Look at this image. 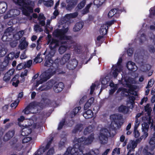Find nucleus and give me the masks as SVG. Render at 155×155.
<instances>
[{
    "label": "nucleus",
    "instance_id": "nucleus-62",
    "mask_svg": "<svg viewBox=\"0 0 155 155\" xmlns=\"http://www.w3.org/2000/svg\"><path fill=\"white\" fill-rule=\"evenodd\" d=\"M27 56L25 52L22 53L20 56V58L21 59H24L26 58Z\"/></svg>",
    "mask_w": 155,
    "mask_h": 155
},
{
    "label": "nucleus",
    "instance_id": "nucleus-12",
    "mask_svg": "<svg viewBox=\"0 0 155 155\" xmlns=\"http://www.w3.org/2000/svg\"><path fill=\"white\" fill-rule=\"evenodd\" d=\"M122 61V59L121 58H119L117 65L115 66H114L113 67L112 71L111 73V74L114 78L116 77L119 72H120L122 70V67L120 64Z\"/></svg>",
    "mask_w": 155,
    "mask_h": 155
},
{
    "label": "nucleus",
    "instance_id": "nucleus-56",
    "mask_svg": "<svg viewBox=\"0 0 155 155\" xmlns=\"http://www.w3.org/2000/svg\"><path fill=\"white\" fill-rule=\"evenodd\" d=\"M15 71V69H12L10 70L6 74H8L11 77V76L13 75Z\"/></svg>",
    "mask_w": 155,
    "mask_h": 155
},
{
    "label": "nucleus",
    "instance_id": "nucleus-1",
    "mask_svg": "<svg viewBox=\"0 0 155 155\" xmlns=\"http://www.w3.org/2000/svg\"><path fill=\"white\" fill-rule=\"evenodd\" d=\"M56 51V50L48 48L44 53V55H45V65L49 67L50 68L41 74L39 77V74H38L34 76L32 81H34V85L35 87H38L40 84L46 81L55 73V69L53 66L55 64L54 63L52 58L54 56Z\"/></svg>",
    "mask_w": 155,
    "mask_h": 155
},
{
    "label": "nucleus",
    "instance_id": "nucleus-64",
    "mask_svg": "<svg viewBox=\"0 0 155 155\" xmlns=\"http://www.w3.org/2000/svg\"><path fill=\"white\" fill-rule=\"evenodd\" d=\"M43 150L42 149L39 150L36 152H35L34 155H41V152H43Z\"/></svg>",
    "mask_w": 155,
    "mask_h": 155
},
{
    "label": "nucleus",
    "instance_id": "nucleus-43",
    "mask_svg": "<svg viewBox=\"0 0 155 155\" xmlns=\"http://www.w3.org/2000/svg\"><path fill=\"white\" fill-rule=\"evenodd\" d=\"M149 104H147L145 107V110L147 112L148 115H149L151 111V108L150 107Z\"/></svg>",
    "mask_w": 155,
    "mask_h": 155
},
{
    "label": "nucleus",
    "instance_id": "nucleus-8",
    "mask_svg": "<svg viewBox=\"0 0 155 155\" xmlns=\"http://www.w3.org/2000/svg\"><path fill=\"white\" fill-rule=\"evenodd\" d=\"M24 127L21 128L22 129L21 134L23 136H27L30 134L32 130L38 128L39 127L38 124L37 123L36 120L32 119H26Z\"/></svg>",
    "mask_w": 155,
    "mask_h": 155
},
{
    "label": "nucleus",
    "instance_id": "nucleus-42",
    "mask_svg": "<svg viewBox=\"0 0 155 155\" xmlns=\"http://www.w3.org/2000/svg\"><path fill=\"white\" fill-rule=\"evenodd\" d=\"M53 1L52 0H49L47 1H44V4L47 7L51 6L53 4Z\"/></svg>",
    "mask_w": 155,
    "mask_h": 155
},
{
    "label": "nucleus",
    "instance_id": "nucleus-32",
    "mask_svg": "<svg viewBox=\"0 0 155 155\" xmlns=\"http://www.w3.org/2000/svg\"><path fill=\"white\" fill-rule=\"evenodd\" d=\"M108 81L107 77H105L102 81L101 84L102 85L101 91L102 89L105 88L107 87V86L106 85L107 84Z\"/></svg>",
    "mask_w": 155,
    "mask_h": 155
},
{
    "label": "nucleus",
    "instance_id": "nucleus-29",
    "mask_svg": "<svg viewBox=\"0 0 155 155\" xmlns=\"http://www.w3.org/2000/svg\"><path fill=\"white\" fill-rule=\"evenodd\" d=\"M83 25L81 22L77 23L73 28V30L74 31H78L80 30L83 27Z\"/></svg>",
    "mask_w": 155,
    "mask_h": 155
},
{
    "label": "nucleus",
    "instance_id": "nucleus-36",
    "mask_svg": "<svg viewBox=\"0 0 155 155\" xmlns=\"http://www.w3.org/2000/svg\"><path fill=\"white\" fill-rule=\"evenodd\" d=\"M106 0H94V3L97 6H100L102 5Z\"/></svg>",
    "mask_w": 155,
    "mask_h": 155
},
{
    "label": "nucleus",
    "instance_id": "nucleus-24",
    "mask_svg": "<svg viewBox=\"0 0 155 155\" xmlns=\"http://www.w3.org/2000/svg\"><path fill=\"white\" fill-rule=\"evenodd\" d=\"M24 33V31H22L18 32L13 36H13V38L12 39L16 41L18 40L22 36Z\"/></svg>",
    "mask_w": 155,
    "mask_h": 155
},
{
    "label": "nucleus",
    "instance_id": "nucleus-57",
    "mask_svg": "<svg viewBox=\"0 0 155 155\" xmlns=\"http://www.w3.org/2000/svg\"><path fill=\"white\" fill-rule=\"evenodd\" d=\"M25 66L23 63H20L18 64L17 67V69L18 70H20Z\"/></svg>",
    "mask_w": 155,
    "mask_h": 155
},
{
    "label": "nucleus",
    "instance_id": "nucleus-9",
    "mask_svg": "<svg viewBox=\"0 0 155 155\" xmlns=\"http://www.w3.org/2000/svg\"><path fill=\"white\" fill-rule=\"evenodd\" d=\"M70 57V54H65L60 60V63L61 64H66V67L69 69L73 70L77 67L78 62L75 59H73L68 62Z\"/></svg>",
    "mask_w": 155,
    "mask_h": 155
},
{
    "label": "nucleus",
    "instance_id": "nucleus-54",
    "mask_svg": "<svg viewBox=\"0 0 155 155\" xmlns=\"http://www.w3.org/2000/svg\"><path fill=\"white\" fill-rule=\"evenodd\" d=\"M32 64V61L29 60L26 63L24 64L25 67L29 68Z\"/></svg>",
    "mask_w": 155,
    "mask_h": 155
},
{
    "label": "nucleus",
    "instance_id": "nucleus-4",
    "mask_svg": "<svg viewBox=\"0 0 155 155\" xmlns=\"http://www.w3.org/2000/svg\"><path fill=\"white\" fill-rule=\"evenodd\" d=\"M121 118V115L118 114H113L110 116L111 123L110 127H108L109 129L106 128H103L100 130L99 138L102 143H106L107 140V136L108 134H110L109 130L111 129H113L115 126L117 125Z\"/></svg>",
    "mask_w": 155,
    "mask_h": 155
},
{
    "label": "nucleus",
    "instance_id": "nucleus-7",
    "mask_svg": "<svg viewBox=\"0 0 155 155\" xmlns=\"http://www.w3.org/2000/svg\"><path fill=\"white\" fill-rule=\"evenodd\" d=\"M54 84L53 89L56 93H58L62 91L64 87L63 83H55L54 81H50L46 83L45 84L41 86L38 88L37 89V91H39L48 90L51 88Z\"/></svg>",
    "mask_w": 155,
    "mask_h": 155
},
{
    "label": "nucleus",
    "instance_id": "nucleus-13",
    "mask_svg": "<svg viewBox=\"0 0 155 155\" xmlns=\"http://www.w3.org/2000/svg\"><path fill=\"white\" fill-rule=\"evenodd\" d=\"M13 29L12 27H10L7 29L2 37V39L4 41H11L12 32Z\"/></svg>",
    "mask_w": 155,
    "mask_h": 155
},
{
    "label": "nucleus",
    "instance_id": "nucleus-49",
    "mask_svg": "<svg viewBox=\"0 0 155 155\" xmlns=\"http://www.w3.org/2000/svg\"><path fill=\"white\" fill-rule=\"evenodd\" d=\"M149 11L150 12V16L151 17H152L155 14V7L151 8Z\"/></svg>",
    "mask_w": 155,
    "mask_h": 155
},
{
    "label": "nucleus",
    "instance_id": "nucleus-14",
    "mask_svg": "<svg viewBox=\"0 0 155 155\" xmlns=\"http://www.w3.org/2000/svg\"><path fill=\"white\" fill-rule=\"evenodd\" d=\"M113 23L114 21H111L101 26L100 30L101 34L102 35H104L106 34L108 27L112 24Z\"/></svg>",
    "mask_w": 155,
    "mask_h": 155
},
{
    "label": "nucleus",
    "instance_id": "nucleus-25",
    "mask_svg": "<svg viewBox=\"0 0 155 155\" xmlns=\"http://www.w3.org/2000/svg\"><path fill=\"white\" fill-rule=\"evenodd\" d=\"M93 113L92 110H88L83 114V116L86 119L91 118L93 117Z\"/></svg>",
    "mask_w": 155,
    "mask_h": 155
},
{
    "label": "nucleus",
    "instance_id": "nucleus-34",
    "mask_svg": "<svg viewBox=\"0 0 155 155\" xmlns=\"http://www.w3.org/2000/svg\"><path fill=\"white\" fill-rule=\"evenodd\" d=\"M118 110L119 112L124 113L127 111L128 108L126 106L121 105L118 107Z\"/></svg>",
    "mask_w": 155,
    "mask_h": 155
},
{
    "label": "nucleus",
    "instance_id": "nucleus-58",
    "mask_svg": "<svg viewBox=\"0 0 155 155\" xmlns=\"http://www.w3.org/2000/svg\"><path fill=\"white\" fill-rule=\"evenodd\" d=\"M65 122V120H62V121H61L60 122V123L58 126V129L59 130L61 129L63 125L64 124Z\"/></svg>",
    "mask_w": 155,
    "mask_h": 155
},
{
    "label": "nucleus",
    "instance_id": "nucleus-20",
    "mask_svg": "<svg viewBox=\"0 0 155 155\" xmlns=\"http://www.w3.org/2000/svg\"><path fill=\"white\" fill-rule=\"evenodd\" d=\"M7 8V5L4 2H0V14L4 13Z\"/></svg>",
    "mask_w": 155,
    "mask_h": 155
},
{
    "label": "nucleus",
    "instance_id": "nucleus-19",
    "mask_svg": "<svg viewBox=\"0 0 155 155\" xmlns=\"http://www.w3.org/2000/svg\"><path fill=\"white\" fill-rule=\"evenodd\" d=\"M127 66L129 70L133 71H136L137 69V67L135 63L131 61L128 62Z\"/></svg>",
    "mask_w": 155,
    "mask_h": 155
},
{
    "label": "nucleus",
    "instance_id": "nucleus-37",
    "mask_svg": "<svg viewBox=\"0 0 155 155\" xmlns=\"http://www.w3.org/2000/svg\"><path fill=\"white\" fill-rule=\"evenodd\" d=\"M117 12V10L116 9H111L108 13V17L109 18H111Z\"/></svg>",
    "mask_w": 155,
    "mask_h": 155
},
{
    "label": "nucleus",
    "instance_id": "nucleus-39",
    "mask_svg": "<svg viewBox=\"0 0 155 155\" xmlns=\"http://www.w3.org/2000/svg\"><path fill=\"white\" fill-rule=\"evenodd\" d=\"M7 49L0 46V57L4 56L7 52Z\"/></svg>",
    "mask_w": 155,
    "mask_h": 155
},
{
    "label": "nucleus",
    "instance_id": "nucleus-45",
    "mask_svg": "<svg viewBox=\"0 0 155 155\" xmlns=\"http://www.w3.org/2000/svg\"><path fill=\"white\" fill-rule=\"evenodd\" d=\"M85 3V1L84 0H83L78 5L77 8L79 9H81L84 6Z\"/></svg>",
    "mask_w": 155,
    "mask_h": 155
},
{
    "label": "nucleus",
    "instance_id": "nucleus-59",
    "mask_svg": "<svg viewBox=\"0 0 155 155\" xmlns=\"http://www.w3.org/2000/svg\"><path fill=\"white\" fill-rule=\"evenodd\" d=\"M147 149H148L147 147H146L144 149L143 151L144 154L145 155H153L151 153L147 152Z\"/></svg>",
    "mask_w": 155,
    "mask_h": 155
},
{
    "label": "nucleus",
    "instance_id": "nucleus-47",
    "mask_svg": "<svg viewBox=\"0 0 155 155\" xmlns=\"http://www.w3.org/2000/svg\"><path fill=\"white\" fill-rule=\"evenodd\" d=\"M19 102V101L17 100L15 101L14 102L12 103L10 105L11 107L15 109L18 106Z\"/></svg>",
    "mask_w": 155,
    "mask_h": 155
},
{
    "label": "nucleus",
    "instance_id": "nucleus-18",
    "mask_svg": "<svg viewBox=\"0 0 155 155\" xmlns=\"http://www.w3.org/2000/svg\"><path fill=\"white\" fill-rule=\"evenodd\" d=\"M137 144L136 142L133 140L130 141L128 144L127 149L129 150L128 152H130L133 151L134 148L136 147Z\"/></svg>",
    "mask_w": 155,
    "mask_h": 155
},
{
    "label": "nucleus",
    "instance_id": "nucleus-50",
    "mask_svg": "<svg viewBox=\"0 0 155 155\" xmlns=\"http://www.w3.org/2000/svg\"><path fill=\"white\" fill-rule=\"evenodd\" d=\"M42 61V59L40 57V55H38L35 58L34 61L36 63H38L41 62Z\"/></svg>",
    "mask_w": 155,
    "mask_h": 155
},
{
    "label": "nucleus",
    "instance_id": "nucleus-16",
    "mask_svg": "<svg viewBox=\"0 0 155 155\" xmlns=\"http://www.w3.org/2000/svg\"><path fill=\"white\" fill-rule=\"evenodd\" d=\"M68 5L66 7V9L70 11L72 10L77 3V0H66Z\"/></svg>",
    "mask_w": 155,
    "mask_h": 155
},
{
    "label": "nucleus",
    "instance_id": "nucleus-51",
    "mask_svg": "<svg viewBox=\"0 0 155 155\" xmlns=\"http://www.w3.org/2000/svg\"><path fill=\"white\" fill-rule=\"evenodd\" d=\"M129 102L130 103L132 106H133V104L134 103V101L135 100V98L133 95L130 96L129 97Z\"/></svg>",
    "mask_w": 155,
    "mask_h": 155
},
{
    "label": "nucleus",
    "instance_id": "nucleus-2",
    "mask_svg": "<svg viewBox=\"0 0 155 155\" xmlns=\"http://www.w3.org/2000/svg\"><path fill=\"white\" fill-rule=\"evenodd\" d=\"M68 31L67 28H63L61 29H56L53 33V36L59 38L61 40V46H60L58 51L60 54H63L67 48H72L71 46H68L67 44L68 41L71 39V37L67 36L66 33Z\"/></svg>",
    "mask_w": 155,
    "mask_h": 155
},
{
    "label": "nucleus",
    "instance_id": "nucleus-63",
    "mask_svg": "<svg viewBox=\"0 0 155 155\" xmlns=\"http://www.w3.org/2000/svg\"><path fill=\"white\" fill-rule=\"evenodd\" d=\"M153 84V80H150L148 82L147 87H151Z\"/></svg>",
    "mask_w": 155,
    "mask_h": 155
},
{
    "label": "nucleus",
    "instance_id": "nucleus-55",
    "mask_svg": "<svg viewBox=\"0 0 155 155\" xmlns=\"http://www.w3.org/2000/svg\"><path fill=\"white\" fill-rule=\"evenodd\" d=\"M11 40H12V42H10V43L11 46L12 47H15L17 43V41L12 40V39Z\"/></svg>",
    "mask_w": 155,
    "mask_h": 155
},
{
    "label": "nucleus",
    "instance_id": "nucleus-41",
    "mask_svg": "<svg viewBox=\"0 0 155 155\" xmlns=\"http://www.w3.org/2000/svg\"><path fill=\"white\" fill-rule=\"evenodd\" d=\"M120 148H115L113 150L112 155H119L120 154Z\"/></svg>",
    "mask_w": 155,
    "mask_h": 155
},
{
    "label": "nucleus",
    "instance_id": "nucleus-35",
    "mask_svg": "<svg viewBox=\"0 0 155 155\" xmlns=\"http://www.w3.org/2000/svg\"><path fill=\"white\" fill-rule=\"evenodd\" d=\"M25 119V117L23 116H21L18 119V124L20 127L21 128L24 127L25 124L23 125L21 124V123Z\"/></svg>",
    "mask_w": 155,
    "mask_h": 155
},
{
    "label": "nucleus",
    "instance_id": "nucleus-10",
    "mask_svg": "<svg viewBox=\"0 0 155 155\" xmlns=\"http://www.w3.org/2000/svg\"><path fill=\"white\" fill-rule=\"evenodd\" d=\"M37 104L36 102H32L24 110L23 112L25 114H30V113H36L37 110Z\"/></svg>",
    "mask_w": 155,
    "mask_h": 155
},
{
    "label": "nucleus",
    "instance_id": "nucleus-61",
    "mask_svg": "<svg viewBox=\"0 0 155 155\" xmlns=\"http://www.w3.org/2000/svg\"><path fill=\"white\" fill-rule=\"evenodd\" d=\"M117 89V85H116L115 87L114 88H112L110 90V94H113Z\"/></svg>",
    "mask_w": 155,
    "mask_h": 155
},
{
    "label": "nucleus",
    "instance_id": "nucleus-17",
    "mask_svg": "<svg viewBox=\"0 0 155 155\" xmlns=\"http://www.w3.org/2000/svg\"><path fill=\"white\" fill-rule=\"evenodd\" d=\"M60 40V41H58L56 39H52L51 41L48 44H49V48L56 50L55 48L61 44V40Z\"/></svg>",
    "mask_w": 155,
    "mask_h": 155
},
{
    "label": "nucleus",
    "instance_id": "nucleus-15",
    "mask_svg": "<svg viewBox=\"0 0 155 155\" xmlns=\"http://www.w3.org/2000/svg\"><path fill=\"white\" fill-rule=\"evenodd\" d=\"M20 13L19 11L17 9H13L10 10L4 16V19H7L11 18L13 16L18 15Z\"/></svg>",
    "mask_w": 155,
    "mask_h": 155
},
{
    "label": "nucleus",
    "instance_id": "nucleus-31",
    "mask_svg": "<svg viewBox=\"0 0 155 155\" xmlns=\"http://www.w3.org/2000/svg\"><path fill=\"white\" fill-rule=\"evenodd\" d=\"M94 100V98L91 97L88 101L84 105V110H86L91 106Z\"/></svg>",
    "mask_w": 155,
    "mask_h": 155
},
{
    "label": "nucleus",
    "instance_id": "nucleus-40",
    "mask_svg": "<svg viewBox=\"0 0 155 155\" xmlns=\"http://www.w3.org/2000/svg\"><path fill=\"white\" fill-rule=\"evenodd\" d=\"M28 71L27 70H25L24 71L22 72L21 74V77L22 78L21 80V82H24L25 81V78H24L25 76H27L28 74Z\"/></svg>",
    "mask_w": 155,
    "mask_h": 155
},
{
    "label": "nucleus",
    "instance_id": "nucleus-33",
    "mask_svg": "<svg viewBox=\"0 0 155 155\" xmlns=\"http://www.w3.org/2000/svg\"><path fill=\"white\" fill-rule=\"evenodd\" d=\"M151 68V66L149 64H146L141 67V71L145 72L148 71Z\"/></svg>",
    "mask_w": 155,
    "mask_h": 155
},
{
    "label": "nucleus",
    "instance_id": "nucleus-5",
    "mask_svg": "<svg viewBox=\"0 0 155 155\" xmlns=\"http://www.w3.org/2000/svg\"><path fill=\"white\" fill-rule=\"evenodd\" d=\"M135 83V80L132 78H124L122 76V78L121 81V83L123 85L129 88V89H126L122 88H119L117 93H118L120 91L121 92V94L124 95L128 96L129 95V94L136 95V93L133 91L134 88L133 87V85L131 84Z\"/></svg>",
    "mask_w": 155,
    "mask_h": 155
},
{
    "label": "nucleus",
    "instance_id": "nucleus-23",
    "mask_svg": "<svg viewBox=\"0 0 155 155\" xmlns=\"http://www.w3.org/2000/svg\"><path fill=\"white\" fill-rule=\"evenodd\" d=\"M21 41L19 46V48L21 50H23L25 49L28 45V42L25 41V38H22L21 40Z\"/></svg>",
    "mask_w": 155,
    "mask_h": 155
},
{
    "label": "nucleus",
    "instance_id": "nucleus-53",
    "mask_svg": "<svg viewBox=\"0 0 155 155\" xmlns=\"http://www.w3.org/2000/svg\"><path fill=\"white\" fill-rule=\"evenodd\" d=\"M11 78V77L9 76L8 74H5L3 78V80L6 82L8 81Z\"/></svg>",
    "mask_w": 155,
    "mask_h": 155
},
{
    "label": "nucleus",
    "instance_id": "nucleus-22",
    "mask_svg": "<svg viewBox=\"0 0 155 155\" xmlns=\"http://www.w3.org/2000/svg\"><path fill=\"white\" fill-rule=\"evenodd\" d=\"M78 13L77 12L67 14L65 15L64 19L66 21H68L71 19L76 17L78 15Z\"/></svg>",
    "mask_w": 155,
    "mask_h": 155
},
{
    "label": "nucleus",
    "instance_id": "nucleus-21",
    "mask_svg": "<svg viewBox=\"0 0 155 155\" xmlns=\"http://www.w3.org/2000/svg\"><path fill=\"white\" fill-rule=\"evenodd\" d=\"M14 134V131L13 130L8 132L4 137V140L7 141L13 137Z\"/></svg>",
    "mask_w": 155,
    "mask_h": 155
},
{
    "label": "nucleus",
    "instance_id": "nucleus-28",
    "mask_svg": "<svg viewBox=\"0 0 155 155\" xmlns=\"http://www.w3.org/2000/svg\"><path fill=\"white\" fill-rule=\"evenodd\" d=\"M51 20H47V24L45 26V31L47 34H48L50 31H51L52 29V28L50 26V24L51 22Z\"/></svg>",
    "mask_w": 155,
    "mask_h": 155
},
{
    "label": "nucleus",
    "instance_id": "nucleus-38",
    "mask_svg": "<svg viewBox=\"0 0 155 155\" xmlns=\"http://www.w3.org/2000/svg\"><path fill=\"white\" fill-rule=\"evenodd\" d=\"M93 130V128L91 126H89L86 128L84 131V134L85 135L92 132Z\"/></svg>",
    "mask_w": 155,
    "mask_h": 155
},
{
    "label": "nucleus",
    "instance_id": "nucleus-52",
    "mask_svg": "<svg viewBox=\"0 0 155 155\" xmlns=\"http://www.w3.org/2000/svg\"><path fill=\"white\" fill-rule=\"evenodd\" d=\"M31 139V137H25L23 140V143H26L30 141Z\"/></svg>",
    "mask_w": 155,
    "mask_h": 155
},
{
    "label": "nucleus",
    "instance_id": "nucleus-60",
    "mask_svg": "<svg viewBox=\"0 0 155 155\" xmlns=\"http://www.w3.org/2000/svg\"><path fill=\"white\" fill-rule=\"evenodd\" d=\"M136 129H134V134L135 137L136 138H137L139 136L140 134L138 131Z\"/></svg>",
    "mask_w": 155,
    "mask_h": 155
},
{
    "label": "nucleus",
    "instance_id": "nucleus-26",
    "mask_svg": "<svg viewBox=\"0 0 155 155\" xmlns=\"http://www.w3.org/2000/svg\"><path fill=\"white\" fill-rule=\"evenodd\" d=\"M19 78V76L17 75H15L12 80V85L15 87L17 86L19 83V80L18 79Z\"/></svg>",
    "mask_w": 155,
    "mask_h": 155
},
{
    "label": "nucleus",
    "instance_id": "nucleus-30",
    "mask_svg": "<svg viewBox=\"0 0 155 155\" xmlns=\"http://www.w3.org/2000/svg\"><path fill=\"white\" fill-rule=\"evenodd\" d=\"M45 18L42 14H40L39 15L38 19L39 21V23L42 26L45 25Z\"/></svg>",
    "mask_w": 155,
    "mask_h": 155
},
{
    "label": "nucleus",
    "instance_id": "nucleus-44",
    "mask_svg": "<svg viewBox=\"0 0 155 155\" xmlns=\"http://www.w3.org/2000/svg\"><path fill=\"white\" fill-rule=\"evenodd\" d=\"M92 5V3H90L87 5L86 7L82 12V13L83 14H85L88 12V9Z\"/></svg>",
    "mask_w": 155,
    "mask_h": 155
},
{
    "label": "nucleus",
    "instance_id": "nucleus-11",
    "mask_svg": "<svg viewBox=\"0 0 155 155\" xmlns=\"http://www.w3.org/2000/svg\"><path fill=\"white\" fill-rule=\"evenodd\" d=\"M52 140L51 139L48 143L45 148L46 149H49L47 155H52L54 152V150L53 146L51 145V143ZM72 148L71 147L68 148L67 150L66 153L64 155H72L71 154V150Z\"/></svg>",
    "mask_w": 155,
    "mask_h": 155
},
{
    "label": "nucleus",
    "instance_id": "nucleus-46",
    "mask_svg": "<svg viewBox=\"0 0 155 155\" xmlns=\"http://www.w3.org/2000/svg\"><path fill=\"white\" fill-rule=\"evenodd\" d=\"M34 30L36 32H40L42 31V29L38 25L35 26L34 28Z\"/></svg>",
    "mask_w": 155,
    "mask_h": 155
},
{
    "label": "nucleus",
    "instance_id": "nucleus-3",
    "mask_svg": "<svg viewBox=\"0 0 155 155\" xmlns=\"http://www.w3.org/2000/svg\"><path fill=\"white\" fill-rule=\"evenodd\" d=\"M94 139V135L91 134L87 138L82 137L79 138L75 137L73 140L74 145L71 150V154L74 155H83L80 148L81 146L87 145L91 143ZM84 155H91L90 153H86Z\"/></svg>",
    "mask_w": 155,
    "mask_h": 155
},
{
    "label": "nucleus",
    "instance_id": "nucleus-27",
    "mask_svg": "<svg viewBox=\"0 0 155 155\" xmlns=\"http://www.w3.org/2000/svg\"><path fill=\"white\" fill-rule=\"evenodd\" d=\"M15 57V53L14 52H11L9 54L8 56L5 58V62L6 64L8 63L9 61L13 59Z\"/></svg>",
    "mask_w": 155,
    "mask_h": 155
},
{
    "label": "nucleus",
    "instance_id": "nucleus-48",
    "mask_svg": "<svg viewBox=\"0 0 155 155\" xmlns=\"http://www.w3.org/2000/svg\"><path fill=\"white\" fill-rule=\"evenodd\" d=\"M81 107H75L73 111V112L74 114V115L76 114L77 113H78L79 111L81 110Z\"/></svg>",
    "mask_w": 155,
    "mask_h": 155
},
{
    "label": "nucleus",
    "instance_id": "nucleus-6",
    "mask_svg": "<svg viewBox=\"0 0 155 155\" xmlns=\"http://www.w3.org/2000/svg\"><path fill=\"white\" fill-rule=\"evenodd\" d=\"M14 2L21 6V9L23 14L27 16L29 15L33 12V8L34 3L28 0H13Z\"/></svg>",
    "mask_w": 155,
    "mask_h": 155
}]
</instances>
